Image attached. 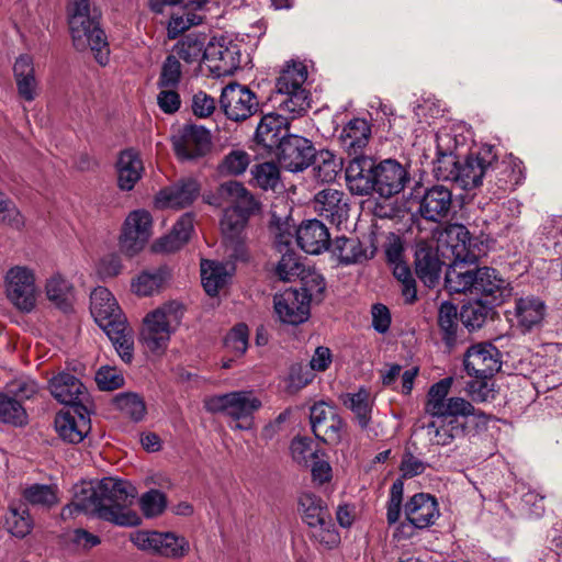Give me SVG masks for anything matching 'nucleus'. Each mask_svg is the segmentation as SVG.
I'll use <instances>...</instances> for the list:
<instances>
[{
	"label": "nucleus",
	"mask_w": 562,
	"mask_h": 562,
	"mask_svg": "<svg viewBox=\"0 0 562 562\" xmlns=\"http://www.w3.org/2000/svg\"><path fill=\"white\" fill-rule=\"evenodd\" d=\"M136 496L137 491L130 482L103 477L95 484L81 486L75 493L74 501L63 507L60 517L68 520L85 513L117 526H137L140 518L130 509Z\"/></svg>",
	"instance_id": "1"
},
{
	"label": "nucleus",
	"mask_w": 562,
	"mask_h": 562,
	"mask_svg": "<svg viewBox=\"0 0 562 562\" xmlns=\"http://www.w3.org/2000/svg\"><path fill=\"white\" fill-rule=\"evenodd\" d=\"M452 378L448 376L430 386L425 402V414L430 418L422 427L432 446L446 447L463 440L468 435V418L474 416L483 423L487 414L475 409L471 402L460 396H448Z\"/></svg>",
	"instance_id": "2"
},
{
	"label": "nucleus",
	"mask_w": 562,
	"mask_h": 562,
	"mask_svg": "<svg viewBox=\"0 0 562 562\" xmlns=\"http://www.w3.org/2000/svg\"><path fill=\"white\" fill-rule=\"evenodd\" d=\"M446 250L442 257L450 260L445 277V286L450 293H473L476 268L470 265L477 261L479 254L469 229L462 224H449L445 228Z\"/></svg>",
	"instance_id": "3"
},
{
	"label": "nucleus",
	"mask_w": 562,
	"mask_h": 562,
	"mask_svg": "<svg viewBox=\"0 0 562 562\" xmlns=\"http://www.w3.org/2000/svg\"><path fill=\"white\" fill-rule=\"evenodd\" d=\"M101 11L91 0H70L68 24L72 45L78 52L90 49L101 66L110 60L106 35L100 26Z\"/></svg>",
	"instance_id": "4"
},
{
	"label": "nucleus",
	"mask_w": 562,
	"mask_h": 562,
	"mask_svg": "<svg viewBox=\"0 0 562 562\" xmlns=\"http://www.w3.org/2000/svg\"><path fill=\"white\" fill-rule=\"evenodd\" d=\"M90 313L110 338L121 359L126 363L131 362L134 350L132 329L115 297L106 288L98 286L91 292Z\"/></svg>",
	"instance_id": "5"
},
{
	"label": "nucleus",
	"mask_w": 562,
	"mask_h": 562,
	"mask_svg": "<svg viewBox=\"0 0 562 562\" xmlns=\"http://www.w3.org/2000/svg\"><path fill=\"white\" fill-rule=\"evenodd\" d=\"M307 68L301 61L288 63L276 80V99H279V110L291 119L301 116L311 106L310 91L305 83Z\"/></svg>",
	"instance_id": "6"
},
{
	"label": "nucleus",
	"mask_w": 562,
	"mask_h": 562,
	"mask_svg": "<svg viewBox=\"0 0 562 562\" xmlns=\"http://www.w3.org/2000/svg\"><path fill=\"white\" fill-rule=\"evenodd\" d=\"M183 316L181 303L171 301L147 314L140 333L143 345L150 351L162 352L170 339V334Z\"/></svg>",
	"instance_id": "7"
},
{
	"label": "nucleus",
	"mask_w": 562,
	"mask_h": 562,
	"mask_svg": "<svg viewBox=\"0 0 562 562\" xmlns=\"http://www.w3.org/2000/svg\"><path fill=\"white\" fill-rule=\"evenodd\" d=\"M261 401L252 391H235L213 395L204 401V407L213 414H225L238 420L234 428L248 430L252 427V415L261 407Z\"/></svg>",
	"instance_id": "8"
},
{
	"label": "nucleus",
	"mask_w": 562,
	"mask_h": 562,
	"mask_svg": "<svg viewBox=\"0 0 562 562\" xmlns=\"http://www.w3.org/2000/svg\"><path fill=\"white\" fill-rule=\"evenodd\" d=\"M313 281L316 282L315 289L307 286L305 292H300L297 289H286L274 295V311L281 322L297 325L308 318L311 300L314 296L322 295L326 288L322 276H314Z\"/></svg>",
	"instance_id": "9"
},
{
	"label": "nucleus",
	"mask_w": 562,
	"mask_h": 562,
	"mask_svg": "<svg viewBox=\"0 0 562 562\" xmlns=\"http://www.w3.org/2000/svg\"><path fill=\"white\" fill-rule=\"evenodd\" d=\"M5 294L8 300L20 312L31 313L37 301L35 273L24 266L10 268L4 277Z\"/></svg>",
	"instance_id": "10"
},
{
	"label": "nucleus",
	"mask_w": 562,
	"mask_h": 562,
	"mask_svg": "<svg viewBox=\"0 0 562 562\" xmlns=\"http://www.w3.org/2000/svg\"><path fill=\"white\" fill-rule=\"evenodd\" d=\"M522 161L513 155L488 165L487 189L494 198L501 199L506 193L514 191L525 179Z\"/></svg>",
	"instance_id": "11"
},
{
	"label": "nucleus",
	"mask_w": 562,
	"mask_h": 562,
	"mask_svg": "<svg viewBox=\"0 0 562 562\" xmlns=\"http://www.w3.org/2000/svg\"><path fill=\"white\" fill-rule=\"evenodd\" d=\"M310 423L315 437L326 445L337 446L346 435V423L337 408L323 401L311 407Z\"/></svg>",
	"instance_id": "12"
},
{
	"label": "nucleus",
	"mask_w": 562,
	"mask_h": 562,
	"mask_svg": "<svg viewBox=\"0 0 562 562\" xmlns=\"http://www.w3.org/2000/svg\"><path fill=\"white\" fill-rule=\"evenodd\" d=\"M220 105L228 120L240 122L257 112L259 102L248 87L231 82L222 90Z\"/></svg>",
	"instance_id": "13"
},
{
	"label": "nucleus",
	"mask_w": 562,
	"mask_h": 562,
	"mask_svg": "<svg viewBox=\"0 0 562 562\" xmlns=\"http://www.w3.org/2000/svg\"><path fill=\"white\" fill-rule=\"evenodd\" d=\"M173 150L181 160H194L211 149L210 131L195 124H186L171 138Z\"/></svg>",
	"instance_id": "14"
},
{
	"label": "nucleus",
	"mask_w": 562,
	"mask_h": 562,
	"mask_svg": "<svg viewBox=\"0 0 562 562\" xmlns=\"http://www.w3.org/2000/svg\"><path fill=\"white\" fill-rule=\"evenodd\" d=\"M204 63L213 77L231 76L240 67V48L225 38L210 42L204 50Z\"/></svg>",
	"instance_id": "15"
},
{
	"label": "nucleus",
	"mask_w": 562,
	"mask_h": 562,
	"mask_svg": "<svg viewBox=\"0 0 562 562\" xmlns=\"http://www.w3.org/2000/svg\"><path fill=\"white\" fill-rule=\"evenodd\" d=\"M463 366L475 378H492L502 367V353L491 342H480L468 348Z\"/></svg>",
	"instance_id": "16"
},
{
	"label": "nucleus",
	"mask_w": 562,
	"mask_h": 562,
	"mask_svg": "<svg viewBox=\"0 0 562 562\" xmlns=\"http://www.w3.org/2000/svg\"><path fill=\"white\" fill-rule=\"evenodd\" d=\"M277 149L280 165L291 172L306 169L316 151L311 140L297 135H288Z\"/></svg>",
	"instance_id": "17"
},
{
	"label": "nucleus",
	"mask_w": 562,
	"mask_h": 562,
	"mask_svg": "<svg viewBox=\"0 0 562 562\" xmlns=\"http://www.w3.org/2000/svg\"><path fill=\"white\" fill-rule=\"evenodd\" d=\"M374 193L389 199L402 192L409 181L405 167L395 159H384L375 165Z\"/></svg>",
	"instance_id": "18"
},
{
	"label": "nucleus",
	"mask_w": 562,
	"mask_h": 562,
	"mask_svg": "<svg viewBox=\"0 0 562 562\" xmlns=\"http://www.w3.org/2000/svg\"><path fill=\"white\" fill-rule=\"evenodd\" d=\"M151 215L145 210L133 211L125 220L121 249L128 256L140 251L151 234Z\"/></svg>",
	"instance_id": "19"
},
{
	"label": "nucleus",
	"mask_w": 562,
	"mask_h": 562,
	"mask_svg": "<svg viewBox=\"0 0 562 562\" xmlns=\"http://www.w3.org/2000/svg\"><path fill=\"white\" fill-rule=\"evenodd\" d=\"M439 240L437 248H434L426 241H420L416 246L415 251V271L419 280L428 288L438 284L441 273V267L447 265L439 258L438 252L446 250V234Z\"/></svg>",
	"instance_id": "20"
},
{
	"label": "nucleus",
	"mask_w": 562,
	"mask_h": 562,
	"mask_svg": "<svg viewBox=\"0 0 562 562\" xmlns=\"http://www.w3.org/2000/svg\"><path fill=\"white\" fill-rule=\"evenodd\" d=\"M495 160L493 146H482L475 154L467 156L459 165L457 182L462 189L471 190L487 178V169Z\"/></svg>",
	"instance_id": "21"
},
{
	"label": "nucleus",
	"mask_w": 562,
	"mask_h": 562,
	"mask_svg": "<svg viewBox=\"0 0 562 562\" xmlns=\"http://www.w3.org/2000/svg\"><path fill=\"white\" fill-rule=\"evenodd\" d=\"M437 158L434 161V175L438 180L457 182L460 160L454 155L458 147L456 136L450 130L442 128L436 134Z\"/></svg>",
	"instance_id": "22"
},
{
	"label": "nucleus",
	"mask_w": 562,
	"mask_h": 562,
	"mask_svg": "<svg viewBox=\"0 0 562 562\" xmlns=\"http://www.w3.org/2000/svg\"><path fill=\"white\" fill-rule=\"evenodd\" d=\"M376 161L370 156H353L348 162L345 177L349 191L356 195H371L374 193L373 176Z\"/></svg>",
	"instance_id": "23"
},
{
	"label": "nucleus",
	"mask_w": 562,
	"mask_h": 562,
	"mask_svg": "<svg viewBox=\"0 0 562 562\" xmlns=\"http://www.w3.org/2000/svg\"><path fill=\"white\" fill-rule=\"evenodd\" d=\"M52 395L61 404L85 409L89 393L83 383L68 372H60L49 380Z\"/></svg>",
	"instance_id": "24"
},
{
	"label": "nucleus",
	"mask_w": 562,
	"mask_h": 562,
	"mask_svg": "<svg viewBox=\"0 0 562 562\" xmlns=\"http://www.w3.org/2000/svg\"><path fill=\"white\" fill-rule=\"evenodd\" d=\"M451 207V191L445 186L437 184L425 190L418 212L426 221L439 223L449 215Z\"/></svg>",
	"instance_id": "25"
},
{
	"label": "nucleus",
	"mask_w": 562,
	"mask_h": 562,
	"mask_svg": "<svg viewBox=\"0 0 562 562\" xmlns=\"http://www.w3.org/2000/svg\"><path fill=\"white\" fill-rule=\"evenodd\" d=\"M58 436L66 442L79 443L90 431V418L88 408H75V415L70 412H59L54 420Z\"/></svg>",
	"instance_id": "26"
},
{
	"label": "nucleus",
	"mask_w": 562,
	"mask_h": 562,
	"mask_svg": "<svg viewBox=\"0 0 562 562\" xmlns=\"http://www.w3.org/2000/svg\"><path fill=\"white\" fill-rule=\"evenodd\" d=\"M330 241L328 228L316 218L303 221L296 229V243L306 254L319 255L329 249Z\"/></svg>",
	"instance_id": "27"
},
{
	"label": "nucleus",
	"mask_w": 562,
	"mask_h": 562,
	"mask_svg": "<svg viewBox=\"0 0 562 562\" xmlns=\"http://www.w3.org/2000/svg\"><path fill=\"white\" fill-rule=\"evenodd\" d=\"M314 210L331 224L340 225L348 217V203L342 191L327 188L314 198Z\"/></svg>",
	"instance_id": "28"
},
{
	"label": "nucleus",
	"mask_w": 562,
	"mask_h": 562,
	"mask_svg": "<svg viewBox=\"0 0 562 562\" xmlns=\"http://www.w3.org/2000/svg\"><path fill=\"white\" fill-rule=\"evenodd\" d=\"M199 191L200 187L195 180L184 179L160 190L155 202L160 209H182L196 199Z\"/></svg>",
	"instance_id": "29"
},
{
	"label": "nucleus",
	"mask_w": 562,
	"mask_h": 562,
	"mask_svg": "<svg viewBox=\"0 0 562 562\" xmlns=\"http://www.w3.org/2000/svg\"><path fill=\"white\" fill-rule=\"evenodd\" d=\"M13 77L18 94L26 102L34 101L40 91V82L36 77L33 57L22 54L13 64Z\"/></svg>",
	"instance_id": "30"
},
{
	"label": "nucleus",
	"mask_w": 562,
	"mask_h": 562,
	"mask_svg": "<svg viewBox=\"0 0 562 562\" xmlns=\"http://www.w3.org/2000/svg\"><path fill=\"white\" fill-rule=\"evenodd\" d=\"M406 520H409L418 529L431 526L439 517V508L436 498L429 494H415L405 504Z\"/></svg>",
	"instance_id": "31"
},
{
	"label": "nucleus",
	"mask_w": 562,
	"mask_h": 562,
	"mask_svg": "<svg viewBox=\"0 0 562 562\" xmlns=\"http://www.w3.org/2000/svg\"><path fill=\"white\" fill-rule=\"evenodd\" d=\"M217 195L222 200L232 203L228 209L236 210L247 217H250L260 209V203L244 184L238 181L229 180L223 182L217 188Z\"/></svg>",
	"instance_id": "32"
},
{
	"label": "nucleus",
	"mask_w": 562,
	"mask_h": 562,
	"mask_svg": "<svg viewBox=\"0 0 562 562\" xmlns=\"http://www.w3.org/2000/svg\"><path fill=\"white\" fill-rule=\"evenodd\" d=\"M283 114L268 113L263 115L256 128L255 140L265 148H277L288 136L283 131L288 130V120Z\"/></svg>",
	"instance_id": "33"
},
{
	"label": "nucleus",
	"mask_w": 562,
	"mask_h": 562,
	"mask_svg": "<svg viewBox=\"0 0 562 562\" xmlns=\"http://www.w3.org/2000/svg\"><path fill=\"white\" fill-rule=\"evenodd\" d=\"M144 171L143 161L137 151L125 149L116 161L117 186L122 191H131L140 180Z\"/></svg>",
	"instance_id": "34"
},
{
	"label": "nucleus",
	"mask_w": 562,
	"mask_h": 562,
	"mask_svg": "<svg viewBox=\"0 0 562 562\" xmlns=\"http://www.w3.org/2000/svg\"><path fill=\"white\" fill-rule=\"evenodd\" d=\"M47 300L59 311L67 314L72 312L76 301L72 283L61 274H53L45 284Z\"/></svg>",
	"instance_id": "35"
},
{
	"label": "nucleus",
	"mask_w": 562,
	"mask_h": 562,
	"mask_svg": "<svg viewBox=\"0 0 562 562\" xmlns=\"http://www.w3.org/2000/svg\"><path fill=\"white\" fill-rule=\"evenodd\" d=\"M371 137V126L364 119L350 120L340 134L344 148L350 156L362 155V149L368 145Z\"/></svg>",
	"instance_id": "36"
},
{
	"label": "nucleus",
	"mask_w": 562,
	"mask_h": 562,
	"mask_svg": "<svg viewBox=\"0 0 562 562\" xmlns=\"http://www.w3.org/2000/svg\"><path fill=\"white\" fill-rule=\"evenodd\" d=\"M546 315L543 301L533 295L519 297L515 304V316L519 326L529 330L541 324Z\"/></svg>",
	"instance_id": "37"
},
{
	"label": "nucleus",
	"mask_w": 562,
	"mask_h": 562,
	"mask_svg": "<svg viewBox=\"0 0 562 562\" xmlns=\"http://www.w3.org/2000/svg\"><path fill=\"white\" fill-rule=\"evenodd\" d=\"M506 281L493 268H476V280L473 285L475 295L492 296L494 303H501Z\"/></svg>",
	"instance_id": "38"
},
{
	"label": "nucleus",
	"mask_w": 562,
	"mask_h": 562,
	"mask_svg": "<svg viewBox=\"0 0 562 562\" xmlns=\"http://www.w3.org/2000/svg\"><path fill=\"white\" fill-rule=\"evenodd\" d=\"M193 231V216L186 213L173 225L170 234L161 237L155 245L156 250L173 252L180 249L190 238Z\"/></svg>",
	"instance_id": "39"
},
{
	"label": "nucleus",
	"mask_w": 562,
	"mask_h": 562,
	"mask_svg": "<svg viewBox=\"0 0 562 562\" xmlns=\"http://www.w3.org/2000/svg\"><path fill=\"white\" fill-rule=\"evenodd\" d=\"M329 250L345 266L368 259L367 250L358 238L337 237L330 241Z\"/></svg>",
	"instance_id": "40"
},
{
	"label": "nucleus",
	"mask_w": 562,
	"mask_h": 562,
	"mask_svg": "<svg viewBox=\"0 0 562 562\" xmlns=\"http://www.w3.org/2000/svg\"><path fill=\"white\" fill-rule=\"evenodd\" d=\"M459 314L457 306L445 301L438 310L437 323L445 345L451 349L458 342Z\"/></svg>",
	"instance_id": "41"
},
{
	"label": "nucleus",
	"mask_w": 562,
	"mask_h": 562,
	"mask_svg": "<svg viewBox=\"0 0 562 562\" xmlns=\"http://www.w3.org/2000/svg\"><path fill=\"white\" fill-rule=\"evenodd\" d=\"M312 164L313 178L318 183L334 182L342 168L341 159L329 150L315 151Z\"/></svg>",
	"instance_id": "42"
},
{
	"label": "nucleus",
	"mask_w": 562,
	"mask_h": 562,
	"mask_svg": "<svg viewBox=\"0 0 562 562\" xmlns=\"http://www.w3.org/2000/svg\"><path fill=\"white\" fill-rule=\"evenodd\" d=\"M201 279L205 292L215 296L223 289L229 279L227 268L223 263L211 260L201 261Z\"/></svg>",
	"instance_id": "43"
},
{
	"label": "nucleus",
	"mask_w": 562,
	"mask_h": 562,
	"mask_svg": "<svg viewBox=\"0 0 562 562\" xmlns=\"http://www.w3.org/2000/svg\"><path fill=\"white\" fill-rule=\"evenodd\" d=\"M190 551L189 541L173 532H159L154 552L167 559L180 560Z\"/></svg>",
	"instance_id": "44"
},
{
	"label": "nucleus",
	"mask_w": 562,
	"mask_h": 562,
	"mask_svg": "<svg viewBox=\"0 0 562 562\" xmlns=\"http://www.w3.org/2000/svg\"><path fill=\"white\" fill-rule=\"evenodd\" d=\"M391 262L394 263L393 274L402 283V294L405 302L412 304L417 299L416 281L413 278L409 267L402 261H398L400 249L393 248L386 251Z\"/></svg>",
	"instance_id": "45"
},
{
	"label": "nucleus",
	"mask_w": 562,
	"mask_h": 562,
	"mask_svg": "<svg viewBox=\"0 0 562 562\" xmlns=\"http://www.w3.org/2000/svg\"><path fill=\"white\" fill-rule=\"evenodd\" d=\"M205 37L201 34L190 33L179 41L172 52L178 59H182L187 64L204 60Z\"/></svg>",
	"instance_id": "46"
},
{
	"label": "nucleus",
	"mask_w": 562,
	"mask_h": 562,
	"mask_svg": "<svg viewBox=\"0 0 562 562\" xmlns=\"http://www.w3.org/2000/svg\"><path fill=\"white\" fill-rule=\"evenodd\" d=\"M168 279L166 268L143 271L132 282V290L139 296H149L160 291Z\"/></svg>",
	"instance_id": "47"
},
{
	"label": "nucleus",
	"mask_w": 562,
	"mask_h": 562,
	"mask_svg": "<svg viewBox=\"0 0 562 562\" xmlns=\"http://www.w3.org/2000/svg\"><path fill=\"white\" fill-rule=\"evenodd\" d=\"M0 423L14 427L27 424V413L16 398L0 391Z\"/></svg>",
	"instance_id": "48"
},
{
	"label": "nucleus",
	"mask_w": 562,
	"mask_h": 562,
	"mask_svg": "<svg viewBox=\"0 0 562 562\" xmlns=\"http://www.w3.org/2000/svg\"><path fill=\"white\" fill-rule=\"evenodd\" d=\"M300 508L302 510V518L307 526L324 521V519L331 516L322 498L313 493H303L301 495Z\"/></svg>",
	"instance_id": "49"
},
{
	"label": "nucleus",
	"mask_w": 562,
	"mask_h": 562,
	"mask_svg": "<svg viewBox=\"0 0 562 562\" xmlns=\"http://www.w3.org/2000/svg\"><path fill=\"white\" fill-rule=\"evenodd\" d=\"M492 314L493 308L477 300L462 306L460 321L470 330H475L481 328Z\"/></svg>",
	"instance_id": "50"
},
{
	"label": "nucleus",
	"mask_w": 562,
	"mask_h": 562,
	"mask_svg": "<svg viewBox=\"0 0 562 562\" xmlns=\"http://www.w3.org/2000/svg\"><path fill=\"white\" fill-rule=\"evenodd\" d=\"M248 221L249 217L238 211L225 209L221 220V232L224 239L229 243H239Z\"/></svg>",
	"instance_id": "51"
},
{
	"label": "nucleus",
	"mask_w": 562,
	"mask_h": 562,
	"mask_svg": "<svg viewBox=\"0 0 562 562\" xmlns=\"http://www.w3.org/2000/svg\"><path fill=\"white\" fill-rule=\"evenodd\" d=\"M370 394L366 389H360L356 393H348L344 398V404L356 415L361 428H367L371 416Z\"/></svg>",
	"instance_id": "52"
},
{
	"label": "nucleus",
	"mask_w": 562,
	"mask_h": 562,
	"mask_svg": "<svg viewBox=\"0 0 562 562\" xmlns=\"http://www.w3.org/2000/svg\"><path fill=\"white\" fill-rule=\"evenodd\" d=\"M251 180L260 189L274 190L280 182V169L273 161H266L252 166Z\"/></svg>",
	"instance_id": "53"
},
{
	"label": "nucleus",
	"mask_w": 562,
	"mask_h": 562,
	"mask_svg": "<svg viewBox=\"0 0 562 562\" xmlns=\"http://www.w3.org/2000/svg\"><path fill=\"white\" fill-rule=\"evenodd\" d=\"M5 527L10 533L18 538L27 536L33 527V520L25 506H11L5 516Z\"/></svg>",
	"instance_id": "54"
},
{
	"label": "nucleus",
	"mask_w": 562,
	"mask_h": 562,
	"mask_svg": "<svg viewBox=\"0 0 562 562\" xmlns=\"http://www.w3.org/2000/svg\"><path fill=\"white\" fill-rule=\"evenodd\" d=\"M308 528L310 538L313 541L317 542L318 544L325 547L326 549H331L336 547L340 541L339 535L335 529L331 516L327 519H324V521L311 524Z\"/></svg>",
	"instance_id": "55"
},
{
	"label": "nucleus",
	"mask_w": 562,
	"mask_h": 562,
	"mask_svg": "<svg viewBox=\"0 0 562 562\" xmlns=\"http://www.w3.org/2000/svg\"><path fill=\"white\" fill-rule=\"evenodd\" d=\"M305 268L300 262L299 257L293 250L286 249L279 260L276 273L279 277L280 280L285 282H291L295 280L296 278L302 277L304 273Z\"/></svg>",
	"instance_id": "56"
},
{
	"label": "nucleus",
	"mask_w": 562,
	"mask_h": 562,
	"mask_svg": "<svg viewBox=\"0 0 562 562\" xmlns=\"http://www.w3.org/2000/svg\"><path fill=\"white\" fill-rule=\"evenodd\" d=\"M114 405L123 414L130 416L133 420L139 422L146 413V406L143 400L134 393L119 394L114 398Z\"/></svg>",
	"instance_id": "57"
},
{
	"label": "nucleus",
	"mask_w": 562,
	"mask_h": 562,
	"mask_svg": "<svg viewBox=\"0 0 562 562\" xmlns=\"http://www.w3.org/2000/svg\"><path fill=\"white\" fill-rule=\"evenodd\" d=\"M23 497L34 506L52 507L57 503L56 490L46 484H33L24 490Z\"/></svg>",
	"instance_id": "58"
},
{
	"label": "nucleus",
	"mask_w": 562,
	"mask_h": 562,
	"mask_svg": "<svg viewBox=\"0 0 562 562\" xmlns=\"http://www.w3.org/2000/svg\"><path fill=\"white\" fill-rule=\"evenodd\" d=\"M250 164V156L241 149H234L221 161L218 170L222 175L239 176L246 171Z\"/></svg>",
	"instance_id": "59"
},
{
	"label": "nucleus",
	"mask_w": 562,
	"mask_h": 562,
	"mask_svg": "<svg viewBox=\"0 0 562 562\" xmlns=\"http://www.w3.org/2000/svg\"><path fill=\"white\" fill-rule=\"evenodd\" d=\"M202 21V15L191 10H187V12L183 13H172L167 29L168 37L175 40L191 26L201 24Z\"/></svg>",
	"instance_id": "60"
},
{
	"label": "nucleus",
	"mask_w": 562,
	"mask_h": 562,
	"mask_svg": "<svg viewBox=\"0 0 562 562\" xmlns=\"http://www.w3.org/2000/svg\"><path fill=\"white\" fill-rule=\"evenodd\" d=\"M181 79V64L176 55H168L161 66L159 88H177Z\"/></svg>",
	"instance_id": "61"
},
{
	"label": "nucleus",
	"mask_w": 562,
	"mask_h": 562,
	"mask_svg": "<svg viewBox=\"0 0 562 562\" xmlns=\"http://www.w3.org/2000/svg\"><path fill=\"white\" fill-rule=\"evenodd\" d=\"M138 502L143 514L147 518L160 515L167 506L166 495L155 488L144 493Z\"/></svg>",
	"instance_id": "62"
},
{
	"label": "nucleus",
	"mask_w": 562,
	"mask_h": 562,
	"mask_svg": "<svg viewBox=\"0 0 562 562\" xmlns=\"http://www.w3.org/2000/svg\"><path fill=\"white\" fill-rule=\"evenodd\" d=\"M494 386L490 378H476L467 383L465 391L473 402L485 403L495 398Z\"/></svg>",
	"instance_id": "63"
},
{
	"label": "nucleus",
	"mask_w": 562,
	"mask_h": 562,
	"mask_svg": "<svg viewBox=\"0 0 562 562\" xmlns=\"http://www.w3.org/2000/svg\"><path fill=\"white\" fill-rule=\"evenodd\" d=\"M0 223L20 229L24 226V217L16 205L0 190Z\"/></svg>",
	"instance_id": "64"
}]
</instances>
